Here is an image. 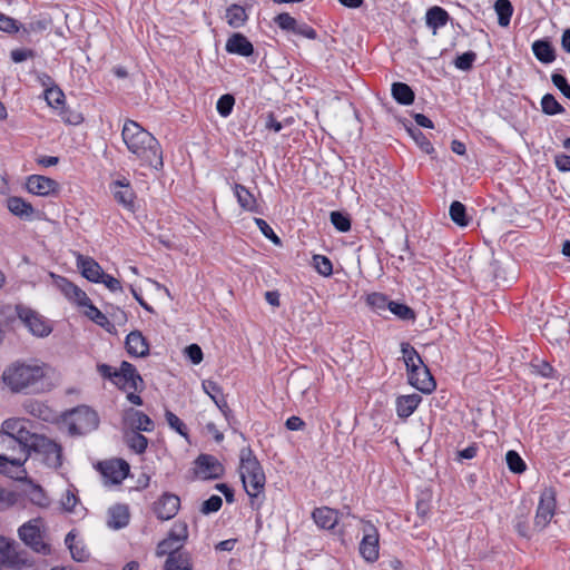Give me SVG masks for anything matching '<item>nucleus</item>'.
<instances>
[{
    "label": "nucleus",
    "mask_w": 570,
    "mask_h": 570,
    "mask_svg": "<svg viewBox=\"0 0 570 570\" xmlns=\"http://www.w3.org/2000/svg\"><path fill=\"white\" fill-rule=\"evenodd\" d=\"M532 51L535 58L543 63H551L556 59L552 45L547 40H537L532 43Z\"/></svg>",
    "instance_id": "31"
},
{
    "label": "nucleus",
    "mask_w": 570,
    "mask_h": 570,
    "mask_svg": "<svg viewBox=\"0 0 570 570\" xmlns=\"http://www.w3.org/2000/svg\"><path fill=\"white\" fill-rule=\"evenodd\" d=\"M39 520H31L19 528L20 539L33 551L42 554L51 552L50 544L46 542L45 534L40 529Z\"/></svg>",
    "instance_id": "8"
},
{
    "label": "nucleus",
    "mask_w": 570,
    "mask_h": 570,
    "mask_svg": "<svg viewBox=\"0 0 570 570\" xmlns=\"http://www.w3.org/2000/svg\"><path fill=\"white\" fill-rule=\"evenodd\" d=\"M0 30L8 33L17 32L19 30L17 20L0 12Z\"/></svg>",
    "instance_id": "58"
},
{
    "label": "nucleus",
    "mask_w": 570,
    "mask_h": 570,
    "mask_svg": "<svg viewBox=\"0 0 570 570\" xmlns=\"http://www.w3.org/2000/svg\"><path fill=\"white\" fill-rule=\"evenodd\" d=\"M203 390L204 392L214 401L217 407L226 415L227 411H229L227 402L223 395L222 387L212 380L203 381Z\"/></svg>",
    "instance_id": "29"
},
{
    "label": "nucleus",
    "mask_w": 570,
    "mask_h": 570,
    "mask_svg": "<svg viewBox=\"0 0 570 570\" xmlns=\"http://www.w3.org/2000/svg\"><path fill=\"white\" fill-rule=\"evenodd\" d=\"M10 56L16 63H19L33 57V52L29 49H14L11 51Z\"/></svg>",
    "instance_id": "63"
},
{
    "label": "nucleus",
    "mask_w": 570,
    "mask_h": 570,
    "mask_svg": "<svg viewBox=\"0 0 570 570\" xmlns=\"http://www.w3.org/2000/svg\"><path fill=\"white\" fill-rule=\"evenodd\" d=\"M23 424H30V422L22 417H10L3 421L2 432L3 436L13 438L17 432L23 426Z\"/></svg>",
    "instance_id": "41"
},
{
    "label": "nucleus",
    "mask_w": 570,
    "mask_h": 570,
    "mask_svg": "<svg viewBox=\"0 0 570 570\" xmlns=\"http://www.w3.org/2000/svg\"><path fill=\"white\" fill-rule=\"evenodd\" d=\"M65 541L73 560L82 562L88 558V552L76 542V535L72 532L66 535Z\"/></svg>",
    "instance_id": "39"
},
{
    "label": "nucleus",
    "mask_w": 570,
    "mask_h": 570,
    "mask_svg": "<svg viewBox=\"0 0 570 570\" xmlns=\"http://www.w3.org/2000/svg\"><path fill=\"white\" fill-rule=\"evenodd\" d=\"M124 421L131 429L130 431L151 432L154 430V422L144 412L135 409H128L125 411Z\"/></svg>",
    "instance_id": "20"
},
{
    "label": "nucleus",
    "mask_w": 570,
    "mask_h": 570,
    "mask_svg": "<svg viewBox=\"0 0 570 570\" xmlns=\"http://www.w3.org/2000/svg\"><path fill=\"white\" fill-rule=\"evenodd\" d=\"M29 425L23 424L13 438L2 435V444L12 450V453H9L12 479L19 480L24 476L23 465L30 456V443H35V439L40 436V434L31 433Z\"/></svg>",
    "instance_id": "3"
},
{
    "label": "nucleus",
    "mask_w": 570,
    "mask_h": 570,
    "mask_svg": "<svg viewBox=\"0 0 570 570\" xmlns=\"http://www.w3.org/2000/svg\"><path fill=\"white\" fill-rule=\"evenodd\" d=\"M195 474L203 480L218 479L224 473L223 464L213 455L200 454L195 461Z\"/></svg>",
    "instance_id": "15"
},
{
    "label": "nucleus",
    "mask_w": 570,
    "mask_h": 570,
    "mask_svg": "<svg viewBox=\"0 0 570 570\" xmlns=\"http://www.w3.org/2000/svg\"><path fill=\"white\" fill-rule=\"evenodd\" d=\"M312 518L320 528L330 530L336 525L338 513L331 508L323 507L316 508L312 513Z\"/></svg>",
    "instance_id": "27"
},
{
    "label": "nucleus",
    "mask_w": 570,
    "mask_h": 570,
    "mask_svg": "<svg viewBox=\"0 0 570 570\" xmlns=\"http://www.w3.org/2000/svg\"><path fill=\"white\" fill-rule=\"evenodd\" d=\"M476 58L475 52L468 51L456 57L454 61V66L460 70H469L471 69L474 60Z\"/></svg>",
    "instance_id": "55"
},
{
    "label": "nucleus",
    "mask_w": 570,
    "mask_h": 570,
    "mask_svg": "<svg viewBox=\"0 0 570 570\" xmlns=\"http://www.w3.org/2000/svg\"><path fill=\"white\" fill-rule=\"evenodd\" d=\"M551 81L568 99H570V85L562 75L552 73Z\"/></svg>",
    "instance_id": "59"
},
{
    "label": "nucleus",
    "mask_w": 570,
    "mask_h": 570,
    "mask_svg": "<svg viewBox=\"0 0 570 570\" xmlns=\"http://www.w3.org/2000/svg\"><path fill=\"white\" fill-rule=\"evenodd\" d=\"M387 308L391 311V313L403 321L415 318L413 309L405 304L391 301Z\"/></svg>",
    "instance_id": "46"
},
{
    "label": "nucleus",
    "mask_w": 570,
    "mask_h": 570,
    "mask_svg": "<svg viewBox=\"0 0 570 570\" xmlns=\"http://www.w3.org/2000/svg\"><path fill=\"white\" fill-rule=\"evenodd\" d=\"M124 440L128 448L137 454L144 453L148 445V439L137 431H127Z\"/></svg>",
    "instance_id": "33"
},
{
    "label": "nucleus",
    "mask_w": 570,
    "mask_h": 570,
    "mask_svg": "<svg viewBox=\"0 0 570 570\" xmlns=\"http://www.w3.org/2000/svg\"><path fill=\"white\" fill-rule=\"evenodd\" d=\"M109 189L114 199L129 212H135L136 195L126 177H121L110 183Z\"/></svg>",
    "instance_id": "13"
},
{
    "label": "nucleus",
    "mask_w": 570,
    "mask_h": 570,
    "mask_svg": "<svg viewBox=\"0 0 570 570\" xmlns=\"http://www.w3.org/2000/svg\"><path fill=\"white\" fill-rule=\"evenodd\" d=\"M106 485L120 484L129 474V463L122 459H110L96 465Z\"/></svg>",
    "instance_id": "9"
},
{
    "label": "nucleus",
    "mask_w": 570,
    "mask_h": 570,
    "mask_svg": "<svg viewBox=\"0 0 570 570\" xmlns=\"http://www.w3.org/2000/svg\"><path fill=\"white\" fill-rule=\"evenodd\" d=\"M409 383L422 393H431L435 390V381L425 364L407 372Z\"/></svg>",
    "instance_id": "18"
},
{
    "label": "nucleus",
    "mask_w": 570,
    "mask_h": 570,
    "mask_svg": "<svg viewBox=\"0 0 570 570\" xmlns=\"http://www.w3.org/2000/svg\"><path fill=\"white\" fill-rule=\"evenodd\" d=\"M557 168L561 171H570V156L566 154L557 155L554 158Z\"/></svg>",
    "instance_id": "64"
},
{
    "label": "nucleus",
    "mask_w": 570,
    "mask_h": 570,
    "mask_svg": "<svg viewBox=\"0 0 570 570\" xmlns=\"http://www.w3.org/2000/svg\"><path fill=\"white\" fill-rule=\"evenodd\" d=\"M114 384L124 391H137L139 385L142 384V379L132 364L124 361L117 371Z\"/></svg>",
    "instance_id": "16"
},
{
    "label": "nucleus",
    "mask_w": 570,
    "mask_h": 570,
    "mask_svg": "<svg viewBox=\"0 0 570 570\" xmlns=\"http://www.w3.org/2000/svg\"><path fill=\"white\" fill-rule=\"evenodd\" d=\"M222 498L219 495H212L209 499L203 502L200 511L204 514H209L213 512H217L222 508Z\"/></svg>",
    "instance_id": "56"
},
{
    "label": "nucleus",
    "mask_w": 570,
    "mask_h": 570,
    "mask_svg": "<svg viewBox=\"0 0 570 570\" xmlns=\"http://www.w3.org/2000/svg\"><path fill=\"white\" fill-rule=\"evenodd\" d=\"M556 492L552 488H546L540 495L534 517V528L543 530L552 520L556 512Z\"/></svg>",
    "instance_id": "10"
},
{
    "label": "nucleus",
    "mask_w": 570,
    "mask_h": 570,
    "mask_svg": "<svg viewBox=\"0 0 570 570\" xmlns=\"http://www.w3.org/2000/svg\"><path fill=\"white\" fill-rule=\"evenodd\" d=\"M127 149L140 161L141 166L161 169L163 151L158 140L138 122L127 119L121 130Z\"/></svg>",
    "instance_id": "1"
},
{
    "label": "nucleus",
    "mask_w": 570,
    "mask_h": 570,
    "mask_svg": "<svg viewBox=\"0 0 570 570\" xmlns=\"http://www.w3.org/2000/svg\"><path fill=\"white\" fill-rule=\"evenodd\" d=\"M239 474L246 493L252 498H258L265 488V473L249 446L239 452Z\"/></svg>",
    "instance_id": "4"
},
{
    "label": "nucleus",
    "mask_w": 570,
    "mask_h": 570,
    "mask_svg": "<svg viewBox=\"0 0 570 570\" xmlns=\"http://www.w3.org/2000/svg\"><path fill=\"white\" fill-rule=\"evenodd\" d=\"M505 461L511 472L521 474L527 470V464L518 452L510 450L505 454Z\"/></svg>",
    "instance_id": "42"
},
{
    "label": "nucleus",
    "mask_w": 570,
    "mask_h": 570,
    "mask_svg": "<svg viewBox=\"0 0 570 570\" xmlns=\"http://www.w3.org/2000/svg\"><path fill=\"white\" fill-rule=\"evenodd\" d=\"M255 224L262 234L271 239L275 245H281L279 237L274 233L273 228L262 218H255Z\"/></svg>",
    "instance_id": "57"
},
{
    "label": "nucleus",
    "mask_w": 570,
    "mask_h": 570,
    "mask_svg": "<svg viewBox=\"0 0 570 570\" xmlns=\"http://www.w3.org/2000/svg\"><path fill=\"white\" fill-rule=\"evenodd\" d=\"M294 33L296 35H299L304 38H307V39H316L317 37V33L316 31L311 27L308 26L307 23H298L296 22V27L294 28Z\"/></svg>",
    "instance_id": "60"
},
{
    "label": "nucleus",
    "mask_w": 570,
    "mask_h": 570,
    "mask_svg": "<svg viewBox=\"0 0 570 570\" xmlns=\"http://www.w3.org/2000/svg\"><path fill=\"white\" fill-rule=\"evenodd\" d=\"M494 10L498 14V22L501 27H507L510 23L513 13V7L509 0H497Z\"/></svg>",
    "instance_id": "37"
},
{
    "label": "nucleus",
    "mask_w": 570,
    "mask_h": 570,
    "mask_svg": "<svg viewBox=\"0 0 570 570\" xmlns=\"http://www.w3.org/2000/svg\"><path fill=\"white\" fill-rule=\"evenodd\" d=\"M331 223L334 225V227L340 232H347L351 228V220L347 216L340 212H332L331 213Z\"/></svg>",
    "instance_id": "51"
},
{
    "label": "nucleus",
    "mask_w": 570,
    "mask_h": 570,
    "mask_svg": "<svg viewBox=\"0 0 570 570\" xmlns=\"http://www.w3.org/2000/svg\"><path fill=\"white\" fill-rule=\"evenodd\" d=\"M108 527L115 530L125 528L129 522V511L127 505L117 504L108 511Z\"/></svg>",
    "instance_id": "28"
},
{
    "label": "nucleus",
    "mask_w": 570,
    "mask_h": 570,
    "mask_svg": "<svg viewBox=\"0 0 570 570\" xmlns=\"http://www.w3.org/2000/svg\"><path fill=\"white\" fill-rule=\"evenodd\" d=\"M366 302L373 309L380 312L387 308L391 301L383 294L372 293L367 295Z\"/></svg>",
    "instance_id": "49"
},
{
    "label": "nucleus",
    "mask_w": 570,
    "mask_h": 570,
    "mask_svg": "<svg viewBox=\"0 0 570 570\" xmlns=\"http://www.w3.org/2000/svg\"><path fill=\"white\" fill-rule=\"evenodd\" d=\"M226 21L233 28L242 27L246 20L247 14L245 9L240 6L233 4L226 10Z\"/></svg>",
    "instance_id": "36"
},
{
    "label": "nucleus",
    "mask_w": 570,
    "mask_h": 570,
    "mask_svg": "<svg viewBox=\"0 0 570 570\" xmlns=\"http://www.w3.org/2000/svg\"><path fill=\"white\" fill-rule=\"evenodd\" d=\"M17 501V495L0 488V511L13 505Z\"/></svg>",
    "instance_id": "61"
},
{
    "label": "nucleus",
    "mask_w": 570,
    "mask_h": 570,
    "mask_svg": "<svg viewBox=\"0 0 570 570\" xmlns=\"http://www.w3.org/2000/svg\"><path fill=\"white\" fill-rule=\"evenodd\" d=\"M449 20V13L441 7H432L426 12V24L433 29V33L444 27Z\"/></svg>",
    "instance_id": "32"
},
{
    "label": "nucleus",
    "mask_w": 570,
    "mask_h": 570,
    "mask_svg": "<svg viewBox=\"0 0 570 570\" xmlns=\"http://www.w3.org/2000/svg\"><path fill=\"white\" fill-rule=\"evenodd\" d=\"M274 22L283 30L294 31L297 21L289 13L283 12L274 18Z\"/></svg>",
    "instance_id": "54"
},
{
    "label": "nucleus",
    "mask_w": 570,
    "mask_h": 570,
    "mask_svg": "<svg viewBox=\"0 0 570 570\" xmlns=\"http://www.w3.org/2000/svg\"><path fill=\"white\" fill-rule=\"evenodd\" d=\"M313 264L315 269L323 276H330L333 273L332 262L323 255H314Z\"/></svg>",
    "instance_id": "47"
},
{
    "label": "nucleus",
    "mask_w": 570,
    "mask_h": 570,
    "mask_svg": "<svg viewBox=\"0 0 570 570\" xmlns=\"http://www.w3.org/2000/svg\"><path fill=\"white\" fill-rule=\"evenodd\" d=\"M363 538L360 543V554L366 562H375L380 556L379 531L371 522L363 525Z\"/></svg>",
    "instance_id": "11"
},
{
    "label": "nucleus",
    "mask_w": 570,
    "mask_h": 570,
    "mask_svg": "<svg viewBox=\"0 0 570 570\" xmlns=\"http://www.w3.org/2000/svg\"><path fill=\"white\" fill-rule=\"evenodd\" d=\"M185 352L193 364H199L203 361V351L197 344H190Z\"/></svg>",
    "instance_id": "62"
},
{
    "label": "nucleus",
    "mask_w": 570,
    "mask_h": 570,
    "mask_svg": "<svg viewBox=\"0 0 570 570\" xmlns=\"http://www.w3.org/2000/svg\"><path fill=\"white\" fill-rule=\"evenodd\" d=\"M392 96L401 105H411L414 101L413 90L404 82H394L392 85Z\"/></svg>",
    "instance_id": "35"
},
{
    "label": "nucleus",
    "mask_w": 570,
    "mask_h": 570,
    "mask_svg": "<svg viewBox=\"0 0 570 570\" xmlns=\"http://www.w3.org/2000/svg\"><path fill=\"white\" fill-rule=\"evenodd\" d=\"M234 195L239 206L247 212H258L254 195L243 185L235 184Z\"/></svg>",
    "instance_id": "30"
},
{
    "label": "nucleus",
    "mask_w": 570,
    "mask_h": 570,
    "mask_svg": "<svg viewBox=\"0 0 570 570\" xmlns=\"http://www.w3.org/2000/svg\"><path fill=\"white\" fill-rule=\"evenodd\" d=\"M401 352L403 354L407 372L415 370V367L424 364L420 354L410 343L403 342L401 344Z\"/></svg>",
    "instance_id": "34"
},
{
    "label": "nucleus",
    "mask_w": 570,
    "mask_h": 570,
    "mask_svg": "<svg viewBox=\"0 0 570 570\" xmlns=\"http://www.w3.org/2000/svg\"><path fill=\"white\" fill-rule=\"evenodd\" d=\"M234 105L235 98L232 95L226 94L218 99L216 108L220 116L227 117L230 115Z\"/></svg>",
    "instance_id": "48"
},
{
    "label": "nucleus",
    "mask_w": 570,
    "mask_h": 570,
    "mask_svg": "<svg viewBox=\"0 0 570 570\" xmlns=\"http://www.w3.org/2000/svg\"><path fill=\"white\" fill-rule=\"evenodd\" d=\"M98 424V414L86 405L75 409L69 415V431L72 434H86L97 429Z\"/></svg>",
    "instance_id": "7"
},
{
    "label": "nucleus",
    "mask_w": 570,
    "mask_h": 570,
    "mask_svg": "<svg viewBox=\"0 0 570 570\" xmlns=\"http://www.w3.org/2000/svg\"><path fill=\"white\" fill-rule=\"evenodd\" d=\"M56 283L69 301L78 304L79 306H87L89 304V297L87 294L67 278L58 277Z\"/></svg>",
    "instance_id": "22"
},
{
    "label": "nucleus",
    "mask_w": 570,
    "mask_h": 570,
    "mask_svg": "<svg viewBox=\"0 0 570 570\" xmlns=\"http://www.w3.org/2000/svg\"><path fill=\"white\" fill-rule=\"evenodd\" d=\"M421 402L422 396L416 393L399 396L396 399L397 415L402 419L409 417L413 414Z\"/></svg>",
    "instance_id": "26"
},
{
    "label": "nucleus",
    "mask_w": 570,
    "mask_h": 570,
    "mask_svg": "<svg viewBox=\"0 0 570 570\" xmlns=\"http://www.w3.org/2000/svg\"><path fill=\"white\" fill-rule=\"evenodd\" d=\"M226 51L228 53L248 57L254 52L252 42L242 33L232 35L226 41Z\"/></svg>",
    "instance_id": "23"
},
{
    "label": "nucleus",
    "mask_w": 570,
    "mask_h": 570,
    "mask_svg": "<svg viewBox=\"0 0 570 570\" xmlns=\"http://www.w3.org/2000/svg\"><path fill=\"white\" fill-rule=\"evenodd\" d=\"M407 132L425 154H432L434 148L425 135L417 128H407Z\"/></svg>",
    "instance_id": "45"
},
{
    "label": "nucleus",
    "mask_w": 570,
    "mask_h": 570,
    "mask_svg": "<svg viewBox=\"0 0 570 570\" xmlns=\"http://www.w3.org/2000/svg\"><path fill=\"white\" fill-rule=\"evenodd\" d=\"M180 507V499L173 493H164L153 507L156 517L159 520L166 521L173 519Z\"/></svg>",
    "instance_id": "17"
},
{
    "label": "nucleus",
    "mask_w": 570,
    "mask_h": 570,
    "mask_svg": "<svg viewBox=\"0 0 570 570\" xmlns=\"http://www.w3.org/2000/svg\"><path fill=\"white\" fill-rule=\"evenodd\" d=\"M88 307L86 315L94 321L96 324H98L101 327H106L109 325V321L105 314H102L96 306H94L90 302L86 306Z\"/></svg>",
    "instance_id": "53"
},
{
    "label": "nucleus",
    "mask_w": 570,
    "mask_h": 570,
    "mask_svg": "<svg viewBox=\"0 0 570 570\" xmlns=\"http://www.w3.org/2000/svg\"><path fill=\"white\" fill-rule=\"evenodd\" d=\"M188 538V527L186 522L177 521L174 523L168 537L163 540L157 548V553L159 556L166 553H177L179 548Z\"/></svg>",
    "instance_id": "12"
},
{
    "label": "nucleus",
    "mask_w": 570,
    "mask_h": 570,
    "mask_svg": "<svg viewBox=\"0 0 570 570\" xmlns=\"http://www.w3.org/2000/svg\"><path fill=\"white\" fill-rule=\"evenodd\" d=\"M77 267L80 269L83 277L92 283H100L104 277V271L100 265L91 257L77 255Z\"/></svg>",
    "instance_id": "21"
},
{
    "label": "nucleus",
    "mask_w": 570,
    "mask_h": 570,
    "mask_svg": "<svg viewBox=\"0 0 570 570\" xmlns=\"http://www.w3.org/2000/svg\"><path fill=\"white\" fill-rule=\"evenodd\" d=\"M7 208L12 215L22 219H31L35 214L33 206L18 196H11L7 199Z\"/></svg>",
    "instance_id": "25"
},
{
    "label": "nucleus",
    "mask_w": 570,
    "mask_h": 570,
    "mask_svg": "<svg viewBox=\"0 0 570 570\" xmlns=\"http://www.w3.org/2000/svg\"><path fill=\"white\" fill-rule=\"evenodd\" d=\"M18 315L33 335L45 337L51 333V327L48 322L35 311L27 307H19Z\"/></svg>",
    "instance_id": "14"
},
{
    "label": "nucleus",
    "mask_w": 570,
    "mask_h": 570,
    "mask_svg": "<svg viewBox=\"0 0 570 570\" xmlns=\"http://www.w3.org/2000/svg\"><path fill=\"white\" fill-rule=\"evenodd\" d=\"M42 85L49 86L45 90V99L51 108L57 110L58 116L70 125H79L83 118L81 114L70 110L65 105V94L48 75H42Z\"/></svg>",
    "instance_id": "5"
},
{
    "label": "nucleus",
    "mask_w": 570,
    "mask_h": 570,
    "mask_svg": "<svg viewBox=\"0 0 570 570\" xmlns=\"http://www.w3.org/2000/svg\"><path fill=\"white\" fill-rule=\"evenodd\" d=\"M541 108L546 115H557L564 111V108L558 102L551 94H546L541 99Z\"/></svg>",
    "instance_id": "44"
},
{
    "label": "nucleus",
    "mask_w": 570,
    "mask_h": 570,
    "mask_svg": "<svg viewBox=\"0 0 570 570\" xmlns=\"http://www.w3.org/2000/svg\"><path fill=\"white\" fill-rule=\"evenodd\" d=\"M450 217L459 226L464 227L469 224L465 206L458 200L453 202L450 206Z\"/></svg>",
    "instance_id": "43"
},
{
    "label": "nucleus",
    "mask_w": 570,
    "mask_h": 570,
    "mask_svg": "<svg viewBox=\"0 0 570 570\" xmlns=\"http://www.w3.org/2000/svg\"><path fill=\"white\" fill-rule=\"evenodd\" d=\"M52 372V368L45 363L17 362L4 370L2 380L12 392L30 390L38 393L51 387L47 380Z\"/></svg>",
    "instance_id": "2"
},
{
    "label": "nucleus",
    "mask_w": 570,
    "mask_h": 570,
    "mask_svg": "<svg viewBox=\"0 0 570 570\" xmlns=\"http://www.w3.org/2000/svg\"><path fill=\"white\" fill-rule=\"evenodd\" d=\"M23 409L30 415L41 419L43 421L49 419V409L41 402L38 401H27L23 403Z\"/></svg>",
    "instance_id": "40"
},
{
    "label": "nucleus",
    "mask_w": 570,
    "mask_h": 570,
    "mask_svg": "<svg viewBox=\"0 0 570 570\" xmlns=\"http://www.w3.org/2000/svg\"><path fill=\"white\" fill-rule=\"evenodd\" d=\"M58 183L49 177L31 175L27 178L26 188L38 196H49L58 190Z\"/></svg>",
    "instance_id": "19"
},
{
    "label": "nucleus",
    "mask_w": 570,
    "mask_h": 570,
    "mask_svg": "<svg viewBox=\"0 0 570 570\" xmlns=\"http://www.w3.org/2000/svg\"><path fill=\"white\" fill-rule=\"evenodd\" d=\"M127 352L137 357H144L149 353V345L139 331L130 332L126 337Z\"/></svg>",
    "instance_id": "24"
},
{
    "label": "nucleus",
    "mask_w": 570,
    "mask_h": 570,
    "mask_svg": "<svg viewBox=\"0 0 570 570\" xmlns=\"http://www.w3.org/2000/svg\"><path fill=\"white\" fill-rule=\"evenodd\" d=\"M168 425L179 433L181 436L187 438V428L184 422L171 411L167 410L165 413Z\"/></svg>",
    "instance_id": "50"
},
{
    "label": "nucleus",
    "mask_w": 570,
    "mask_h": 570,
    "mask_svg": "<svg viewBox=\"0 0 570 570\" xmlns=\"http://www.w3.org/2000/svg\"><path fill=\"white\" fill-rule=\"evenodd\" d=\"M165 570H191L189 559L183 553L168 554L165 563Z\"/></svg>",
    "instance_id": "38"
},
{
    "label": "nucleus",
    "mask_w": 570,
    "mask_h": 570,
    "mask_svg": "<svg viewBox=\"0 0 570 570\" xmlns=\"http://www.w3.org/2000/svg\"><path fill=\"white\" fill-rule=\"evenodd\" d=\"M32 453L48 468L58 469L62 463L61 445L45 435L30 443V455Z\"/></svg>",
    "instance_id": "6"
},
{
    "label": "nucleus",
    "mask_w": 570,
    "mask_h": 570,
    "mask_svg": "<svg viewBox=\"0 0 570 570\" xmlns=\"http://www.w3.org/2000/svg\"><path fill=\"white\" fill-rule=\"evenodd\" d=\"M78 504H79V500L76 497V494L70 490H67L66 493L61 498V505H62L63 510L67 512L78 514V510H77Z\"/></svg>",
    "instance_id": "52"
}]
</instances>
